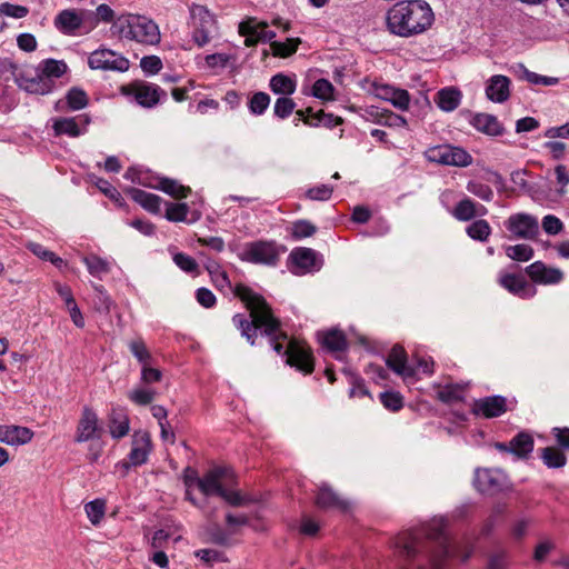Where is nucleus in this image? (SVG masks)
I'll return each instance as SVG.
<instances>
[{
    "label": "nucleus",
    "instance_id": "obj_1",
    "mask_svg": "<svg viewBox=\"0 0 569 569\" xmlns=\"http://www.w3.org/2000/svg\"><path fill=\"white\" fill-rule=\"evenodd\" d=\"M233 292L250 311V320L241 313H237L232 318L233 325L241 330V336L250 345H254L257 332L261 330L269 338L274 351L287 356L288 365L306 375L311 373L313 371L311 350L296 340H290L286 348L279 342V339L286 341L288 337L280 330V322L273 317L264 298L244 284H237Z\"/></svg>",
    "mask_w": 569,
    "mask_h": 569
},
{
    "label": "nucleus",
    "instance_id": "obj_2",
    "mask_svg": "<svg viewBox=\"0 0 569 569\" xmlns=\"http://www.w3.org/2000/svg\"><path fill=\"white\" fill-rule=\"evenodd\" d=\"M445 518L436 517L421 527L400 532L393 540L395 556L401 569H443L455 556Z\"/></svg>",
    "mask_w": 569,
    "mask_h": 569
},
{
    "label": "nucleus",
    "instance_id": "obj_3",
    "mask_svg": "<svg viewBox=\"0 0 569 569\" xmlns=\"http://www.w3.org/2000/svg\"><path fill=\"white\" fill-rule=\"evenodd\" d=\"M435 21V14L423 0H405L397 2L388 11L389 30L400 37H411L428 30Z\"/></svg>",
    "mask_w": 569,
    "mask_h": 569
},
{
    "label": "nucleus",
    "instance_id": "obj_4",
    "mask_svg": "<svg viewBox=\"0 0 569 569\" xmlns=\"http://www.w3.org/2000/svg\"><path fill=\"white\" fill-rule=\"evenodd\" d=\"M114 32L127 39L144 44H157L160 41L158 26L143 16H121L112 26Z\"/></svg>",
    "mask_w": 569,
    "mask_h": 569
},
{
    "label": "nucleus",
    "instance_id": "obj_5",
    "mask_svg": "<svg viewBox=\"0 0 569 569\" xmlns=\"http://www.w3.org/2000/svg\"><path fill=\"white\" fill-rule=\"evenodd\" d=\"M280 251L273 241H253L246 243L238 257L240 260L257 263L273 266L279 259Z\"/></svg>",
    "mask_w": 569,
    "mask_h": 569
},
{
    "label": "nucleus",
    "instance_id": "obj_6",
    "mask_svg": "<svg viewBox=\"0 0 569 569\" xmlns=\"http://www.w3.org/2000/svg\"><path fill=\"white\" fill-rule=\"evenodd\" d=\"M193 27V39L199 47L207 44L216 27V19L209 10L200 4H193L190 9Z\"/></svg>",
    "mask_w": 569,
    "mask_h": 569
},
{
    "label": "nucleus",
    "instance_id": "obj_7",
    "mask_svg": "<svg viewBox=\"0 0 569 569\" xmlns=\"http://www.w3.org/2000/svg\"><path fill=\"white\" fill-rule=\"evenodd\" d=\"M427 157L430 161L445 166L467 167L472 162V157L465 149L450 144L429 149Z\"/></svg>",
    "mask_w": 569,
    "mask_h": 569
},
{
    "label": "nucleus",
    "instance_id": "obj_8",
    "mask_svg": "<svg viewBox=\"0 0 569 569\" xmlns=\"http://www.w3.org/2000/svg\"><path fill=\"white\" fill-rule=\"evenodd\" d=\"M473 485L482 493L495 495L507 486V475L501 469L477 468Z\"/></svg>",
    "mask_w": 569,
    "mask_h": 569
},
{
    "label": "nucleus",
    "instance_id": "obj_9",
    "mask_svg": "<svg viewBox=\"0 0 569 569\" xmlns=\"http://www.w3.org/2000/svg\"><path fill=\"white\" fill-rule=\"evenodd\" d=\"M232 469L227 467H214L210 469L200 481L198 488L204 496L218 495L221 490L233 481Z\"/></svg>",
    "mask_w": 569,
    "mask_h": 569
},
{
    "label": "nucleus",
    "instance_id": "obj_10",
    "mask_svg": "<svg viewBox=\"0 0 569 569\" xmlns=\"http://www.w3.org/2000/svg\"><path fill=\"white\" fill-rule=\"evenodd\" d=\"M88 64L91 69L124 72L129 69V60L116 51L98 49L89 56Z\"/></svg>",
    "mask_w": 569,
    "mask_h": 569
},
{
    "label": "nucleus",
    "instance_id": "obj_11",
    "mask_svg": "<svg viewBox=\"0 0 569 569\" xmlns=\"http://www.w3.org/2000/svg\"><path fill=\"white\" fill-rule=\"evenodd\" d=\"M239 33L244 37V46L253 47L258 42H268L276 37V32L268 29V23L248 18L239 23Z\"/></svg>",
    "mask_w": 569,
    "mask_h": 569
},
{
    "label": "nucleus",
    "instance_id": "obj_12",
    "mask_svg": "<svg viewBox=\"0 0 569 569\" xmlns=\"http://www.w3.org/2000/svg\"><path fill=\"white\" fill-rule=\"evenodd\" d=\"M121 92L126 96H132L137 103L144 108H152L160 100L161 89L152 83L136 81L121 88Z\"/></svg>",
    "mask_w": 569,
    "mask_h": 569
},
{
    "label": "nucleus",
    "instance_id": "obj_13",
    "mask_svg": "<svg viewBox=\"0 0 569 569\" xmlns=\"http://www.w3.org/2000/svg\"><path fill=\"white\" fill-rule=\"evenodd\" d=\"M103 429L99 423L98 415L92 408L83 407L77 425L74 441L78 443L87 442L100 438Z\"/></svg>",
    "mask_w": 569,
    "mask_h": 569
},
{
    "label": "nucleus",
    "instance_id": "obj_14",
    "mask_svg": "<svg viewBox=\"0 0 569 569\" xmlns=\"http://www.w3.org/2000/svg\"><path fill=\"white\" fill-rule=\"evenodd\" d=\"M505 226L513 237L519 239H533L539 233L538 220L523 212L511 214L505 221Z\"/></svg>",
    "mask_w": 569,
    "mask_h": 569
},
{
    "label": "nucleus",
    "instance_id": "obj_15",
    "mask_svg": "<svg viewBox=\"0 0 569 569\" xmlns=\"http://www.w3.org/2000/svg\"><path fill=\"white\" fill-rule=\"evenodd\" d=\"M92 16L91 11L64 9L54 19L56 28L64 34H74Z\"/></svg>",
    "mask_w": 569,
    "mask_h": 569
},
{
    "label": "nucleus",
    "instance_id": "obj_16",
    "mask_svg": "<svg viewBox=\"0 0 569 569\" xmlns=\"http://www.w3.org/2000/svg\"><path fill=\"white\" fill-rule=\"evenodd\" d=\"M151 450V439L147 431H134L131 440V450L128 455V461L123 462V467L140 466L147 462Z\"/></svg>",
    "mask_w": 569,
    "mask_h": 569
},
{
    "label": "nucleus",
    "instance_id": "obj_17",
    "mask_svg": "<svg viewBox=\"0 0 569 569\" xmlns=\"http://www.w3.org/2000/svg\"><path fill=\"white\" fill-rule=\"evenodd\" d=\"M371 92L382 100L389 101L399 110H408L410 104V94L405 89L395 88L386 83H372Z\"/></svg>",
    "mask_w": 569,
    "mask_h": 569
},
{
    "label": "nucleus",
    "instance_id": "obj_18",
    "mask_svg": "<svg viewBox=\"0 0 569 569\" xmlns=\"http://www.w3.org/2000/svg\"><path fill=\"white\" fill-rule=\"evenodd\" d=\"M16 83L22 90L32 94H48L54 89V81L47 79L39 71H36V74L30 77L24 72L18 73L16 77Z\"/></svg>",
    "mask_w": 569,
    "mask_h": 569
},
{
    "label": "nucleus",
    "instance_id": "obj_19",
    "mask_svg": "<svg viewBox=\"0 0 569 569\" xmlns=\"http://www.w3.org/2000/svg\"><path fill=\"white\" fill-rule=\"evenodd\" d=\"M511 81L502 74H495L487 80L486 97L495 103H503L510 97Z\"/></svg>",
    "mask_w": 569,
    "mask_h": 569
},
{
    "label": "nucleus",
    "instance_id": "obj_20",
    "mask_svg": "<svg viewBox=\"0 0 569 569\" xmlns=\"http://www.w3.org/2000/svg\"><path fill=\"white\" fill-rule=\"evenodd\" d=\"M528 276L538 283L556 284L563 279V272L558 268L547 267L541 261H536L527 267Z\"/></svg>",
    "mask_w": 569,
    "mask_h": 569
},
{
    "label": "nucleus",
    "instance_id": "obj_21",
    "mask_svg": "<svg viewBox=\"0 0 569 569\" xmlns=\"http://www.w3.org/2000/svg\"><path fill=\"white\" fill-rule=\"evenodd\" d=\"M507 411V400L502 396L485 397L475 401L473 412L486 418L499 417Z\"/></svg>",
    "mask_w": 569,
    "mask_h": 569
},
{
    "label": "nucleus",
    "instance_id": "obj_22",
    "mask_svg": "<svg viewBox=\"0 0 569 569\" xmlns=\"http://www.w3.org/2000/svg\"><path fill=\"white\" fill-rule=\"evenodd\" d=\"M316 505L320 509H339L342 511L350 507V502L335 492L327 483L319 486Z\"/></svg>",
    "mask_w": 569,
    "mask_h": 569
},
{
    "label": "nucleus",
    "instance_id": "obj_23",
    "mask_svg": "<svg viewBox=\"0 0 569 569\" xmlns=\"http://www.w3.org/2000/svg\"><path fill=\"white\" fill-rule=\"evenodd\" d=\"M33 435V431L27 427L0 426V441L9 446L26 445L32 440Z\"/></svg>",
    "mask_w": 569,
    "mask_h": 569
},
{
    "label": "nucleus",
    "instance_id": "obj_24",
    "mask_svg": "<svg viewBox=\"0 0 569 569\" xmlns=\"http://www.w3.org/2000/svg\"><path fill=\"white\" fill-rule=\"evenodd\" d=\"M471 126L479 132L487 136H501L505 132L502 123L490 113H477L470 121Z\"/></svg>",
    "mask_w": 569,
    "mask_h": 569
},
{
    "label": "nucleus",
    "instance_id": "obj_25",
    "mask_svg": "<svg viewBox=\"0 0 569 569\" xmlns=\"http://www.w3.org/2000/svg\"><path fill=\"white\" fill-rule=\"evenodd\" d=\"M109 432L113 439H121L129 433L130 420L122 408H112L108 415Z\"/></svg>",
    "mask_w": 569,
    "mask_h": 569
},
{
    "label": "nucleus",
    "instance_id": "obj_26",
    "mask_svg": "<svg viewBox=\"0 0 569 569\" xmlns=\"http://www.w3.org/2000/svg\"><path fill=\"white\" fill-rule=\"evenodd\" d=\"M387 366L405 379L415 376V369L407 365V353L400 346H395L391 349L387 358Z\"/></svg>",
    "mask_w": 569,
    "mask_h": 569
},
{
    "label": "nucleus",
    "instance_id": "obj_27",
    "mask_svg": "<svg viewBox=\"0 0 569 569\" xmlns=\"http://www.w3.org/2000/svg\"><path fill=\"white\" fill-rule=\"evenodd\" d=\"M533 438L528 432H519L509 441L510 453L518 459H527L533 450Z\"/></svg>",
    "mask_w": 569,
    "mask_h": 569
},
{
    "label": "nucleus",
    "instance_id": "obj_28",
    "mask_svg": "<svg viewBox=\"0 0 569 569\" xmlns=\"http://www.w3.org/2000/svg\"><path fill=\"white\" fill-rule=\"evenodd\" d=\"M462 93L459 89L448 87L441 89L435 99L437 106L446 112L456 110L461 102Z\"/></svg>",
    "mask_w": 569,
    "mask_h": 569
},
{
    "label": "nucleus",
    "instance_id": "obj_29",
    "mask_svg": "<svg viewBox=\"0 0 569 569\" xmlns=\"http://www.w3.org/2000/svg\"><path fill=\"white\" fill-rule=\"evenodd\" d=\"M127 193L143 209L157 213L160 210L161 198L137 188H129Z\"/></svg>",
    "mask_w": 569,
    "mask_h": 569
},
{
    "label": "nucleus",
    "instance_id": "obj_30",
    "mask_svg": "<svg viewBox=\"0 0 569 569\" xmlns=\"http://www.w3.org/2000/svg\"><path fill=\"white\" fill-rule=\"evenodd\" d=\"M290 259L302 272H309L316 264V251L310 248H298L291 251Z\"/></svg>",
    "mask_w": 569,
    "mask_h": 569
},
{
    "label": "nucleus",
    "instance_id": "obj_31",
    "mask_svg": "<svg viewBox=\"0 0 569 569\" xmlns=\"http://www.w3.org/2000/svg\"><path fill=\"white\" fill-rule=\"evenodd\" d=\"M516 73L519 79L526 80L536 86H555L559 82L558 78L541 76L528 70L525 64L519 63L516 68Z\"/></svg>",
    "mask_w": 569,
    "mask_h": 569
},
{
    "label": "nucleus",
    "instance_id": "obj_32",
    "mask_svg": "<svg viewBox=\"0 0 569 569\" xmlns=\"http://www.w3.org/2000/svg\"><path fill=\"white\" fill-rule=\"evenodd\" d=\"M67 64L62 60L46 59L43 60L37 71H39L47 79L53 80L62 77L67 72Z\"/></svg>",
    "mask_w": 569,
    "mask_h": 569
},
{
    "label": "nucleus",
    "instance_id": "obj_33",
    "mask_svg": "<svg viewBox=\"0 0 569 569\" xmlns=\"http://www.w3.org/2000/svg\"><path fill=\"white\" fill-rule=\"evenodd\" d=\"M53 131L56 136L79 137L83 131L79 128L76 118H57L53 120Z\"/></svg>",
    "mask_w": 569,
    "mask_h": 569
},
{
    "label": "nucleus",
    "instance_id": "obj_34",
    "mask_svg": "<svg viewBox=\"0 0 569 569\" xmlns=\"http://www.w3.org/2000/svg\"><path fill=\"white\" fill-rule=\"evenodd\" d=\"M369 114L375 119V121L382 126L388 127H402L406 124V119L401 116H398L389 110L371 108Z\"/></svg>",
    "mask_w": 569,
    "mask_h": 569
},
{
    "label": "nucleus",
    "instance_id": "obj_35",
    "mask_svg": "<svg viewBox=\"0 0 569 569\" xmlns=\"http://www.w3.org/2000/svg\"><path fill=\"white\" fill-rule=\"evenodd\" d=\"M451 213L459 221H470L477 217V203L466 197L456 204Z\"/></svg>",
    "mask_w": 569,
    "mask_h": 569
},
{
    "label": "nucleus",
    "instance_id": "obj_36",
    "mask_svg": "<svg viewBox=\"0 0 569 569\" xmlns=\"http://www.w3.org/2000/svg\"><path fill=\"white\" fill-rule=\"evenodd\" d=\"M270 89L277 94L290 96L296 90V82L290 77L278 73L271 78Z\"/></svg>",
    "mask_w": 569,
    "mask_h": 569
},
{
    "label": "nucleus",
    "instance_id": "obj_37",
    "mask_svg": "<svg viewBox=\"0 0 569 569\" xmlns=\"http://www.w3.org/2000/svg\"><path fill=\"white\" fill-rule=\"evenodd\" d=\"M467 234L477 241L485 242L491 233V227L487 220L479 219L466 228Z\"/></svg>",
    "mask_w": 569,
    "mask_h": 569
},
{
    "label": "nucleus",
    "instance_id": "obj_38",
    "mask_svg": "<svg viewBox=\"0 0 569 569\" xmlns=\"http://www.w3.org/2000/svg\"><path fill=\"white\" fill-rule=\"evenodd\" d=\"M89 99L87 93L78 88H71L66 94V103L72 111L82 110L88 106Z\"/></svg>",
    "mask_w": 569,
    "mask_h": 569
},
{
    "label": "nucleus",
    "instance_id": "obj_39",
    "mask_svg": "<svg viewBox=\"0 0 569 569\" xmlns=\"http://www.w3.org/2000/svg\"><path fill=\"white\" fill-rule=\"evenodd\" d=\"M321 342L327 349L331 351H341L347 348L346 337L339 330H330L326 332Z\"/></svg>",
    "mask_w": 569,
    "mask_h": 569
},
{
    "label": "nucleus",
    "instance_id": "obj_40",
    "mask_svg": "<svg viewBox=\"0 0 569 569\" xmlns=\"http://www.w3.org/2000/svg\"><path fill=\"white\" fill-rule=\"evenodd\" d=\"M82 260L93 277H101L110 271L109 262L96 254L83 257Z\"/></svg>",
    "mask_w": 569,
    "mask_h": 569
},
{
    "label": "nucleus",
    "instance_id": "obj_41",
    "mask_svg": "<svg viewBox=\"0 0 569 569\" xmlns=\"http://www.w3.org/2000/svg\"><path fill=\"white\" fill-rule=\"evenodd\" d=\"M159 188L163 192L177 199L187 198L190 192V189L188 187L179 184L177 181L167 178L160 181Z\"/></svg>",
    "mask_w": 569,
    "mask_h": 569
},
{
    "label": "nucleus",
    "instance_id": "obj_42",
    "mask_svg": "<svg viewBox=\"0 0 569 569\" xmlns=\"http://www.w3.org/2000/svg\"><path fill=\"white\" fill-rule=\"evenodd\" d=\"M541 459L549 468H560L566 463L565 455L555 447H547L542 450Z\"/></svg>",
    "mask_w": 569,
    "mask_h": 569
},
{
    "label": "nucleus",
    "instance_id": "obj_43",
    "mask_svg": "<svg viewBox=\"0 0 569 569\" xmlns=\"http://www.w3.org/2000/svg\"><path fill=\"white\" fill-rule=\"evenodd\" d=\"M106 502L101 499H96L93 501L88 502L84 506L86 513L90 520V522L94 526L100 523L101 519L104 516Z\"/></svg>",
    "mask_w": 569,
    "mask_h": 569
},
{
    "label": "nucleus",
    "instance_id": "obj_44",
    "mask_svg": "<svg viewBox=\"0 0 569 569\" xmlns=\"http://www.w3.org/2000/svg\"><path fill=\"white\" fill-rule=\"evenodd\" d=\"M506 254L512 260L528 261L533 256V249L525 243L508 246L506 248Z\"/></svg>",
    "mask_w": 569,
    "mask_h": 569
},
{
    "label": "nucleus",
    "instance_id": "obj_45",
    "mask_svg": "<svg viewBox=\"0 0 569 569\" xmlns=\"http://www.w3.org/2000/svg\"><path fill=\"white\" fill-rule=\"evenodd\" d=\"M129 349L133 357L142 365H148L151 360V353L142 339H134L129 342Z\"/></svg>",
    "mask_w": 569,
    "mask_h": 569
},
{
    "label": "nucleus",
    "instance_id": "obj_46",
    "mask_svg": "<svg viewBox=\"0 0 569 569\" xmlns=\"http://www.w3.org/2000/svg\"><path fill=\"white\" fill-rule=\"evenodd\" d=\"M467 190L473 196L487 202L491 201L493 198V190L491 187L480 181H469L467 184Z\"/></svg>",
    "mask_w": 569,
    "mask_h": 569
},
{
    "label": "nucleus",
    "instance_id": "obj_47",
    "mask_svg": "<svg viewBox=\"0 0 569 569\" xmlns=\"http://www.w3.org/2000/svg\"><path fill=\"white\" fill-rule=\"evenodd\" d=\"M188 212L189 207L187 203H167L166 218L169 221H186Z\"/></svg>",
    "mask_w": 569,
    "mask_h": 569
},
{
    "label": "nucleus",
    "instance_id": "obj_48",
    "mask_svg": "<svg viewBox=\"0 0 569 569\" xmlns=\"http://www.w3.org/2000/svg\"><path fill=\"white\" fill-rule=\"evenodd\" d=\"M114 12L108 4H100L97 7L96 12L89 18V29L94 28L99 21L111 22L113 20Z\"/></svg>",
    "mask_w": 569,
    "mask_h": 569
},
{
    "label": "nucleus",
    "instance_id": "obj_49",
    "mask_svg": "<svg viewBox=\"0 0 569 569\" xmlns=\"http://www.w3.org/2000/svg\"><path fill=\"white\" fill-rule=\"evenodd\" d=\"M335 87L327 79H318L312 87V94L321 100H333Z\"/></svg>",
    "mask_w": 569,
    "mask_h": 569
},
{
    "label": "nucleus",
    "instance_id": "obj_50",
    "mask_svg": "<svg viewBox=\"0 0 569 569\" xmlns=\"http://www.w3.org/2000/svg\"><path fill=\"white\" fill-rule=\"evenodd\" d=\"M500 284L512 293L521 292L526 287V281L521 276L505 274L500 277Z\"/></svg>",
    "mask_w": 569,
    "mask_h": 569
},
{
    "label": "nucleus",
    "instance_id": "obj_51",
    "mask_svg": "<svg viewBox=\"0 0 569 569\" xmlns=\"http://www.w3.org/2000/svg\"><path fill=\"white\" fill-rule=\"evenodd\" d=\"M270 103V97L266 92L254 93L249 101V109L253 114H262Z\"/></svg>",
    "mask_w": 569,
    "mask_h": 569
},
{
    "label": "nucleus",
    "instance_id": "obj_52",
    "mask_svg": "<svg viewBox=\"0 0 569 569\" xmlns=\"http://www.w3.org/2000/svg\"><path fill=\"white\" fill-rule=\"evenodd\" d=\"M316 231V226L308 220H298L291 228V234L295 239L311 237Z\"/></svg>",
    "mask_w": 569,
    "mask_h": 569
},
{
    "label": "nucleus",
    "instance_id": "obj_53",
    "mask_svg": "<svg viewBox=\"0 0 569 569\" xmlns=\"http://www.w3.org/2000/svg\"><path fill=\"white\" fill-rule=\"evenodd\" d=\"M296 108V103L291 98L281 97L276 100L273 111L280 119L288 118Z\"/></svg>",
    "mask_w": 569,
    "mask_h": 569
},
{
    "label": "nucleus",
    "instance_id": "obj_54",
    "mask_svg": "<svg viewBox=\"0 0 569 569\" xmlns=\"http://www.w3.org/2000/svg\"><path fill=\"white\" fill-rule=\"evenodd\" d=\"M462 388L459 386L448 385L438 392V398L442 402H455L462 399Z\"/></svg>",
    "mask_w": 569,
    "mask_h": 569
},
{
    "label": "nucleus",
    "instance_id": "obj_55",
    "mask_svg": "<svg viewBox=\"0 0 569 569\" xmlns=\"http://www.w3.org/2000/svg\"><path fill=\"white\" fill-rule=\"evenodd\" d=\"M381 403L391 411H398L402 408V397L398 392L386 391L380 393Z\"/></svg>",
    "mask_w": 569,
    "mask_h": 569
},
{
    "label": "nucleus",
    "instance_id": "obj_56",
    "mask_svg": "<svg viewBox=\"0 0 569 569\" xmlns=\"http://www.w3.org/2000/svg\"><path fill=\"white\" fill-rule=\"evenodd\" d=\"M156 392L150 389H134L129 393V399L137 405L146 406L153 401Z\"/></svg>",
    "mask_w": 569,
    "mask_h": 569
},
{
    "label": "nucleus",
    "instance_id": "obj_57",
    "mask_svg": "<svg viewBox=\"0 0 569 569\" xmlns=\"http://www.w3.org/2000/svg\"><path fill=\"white\" fill-rule=\"evenodd\" d=\"M17 66L9 59H0V81L8 83L10 80L16 81Z\"/></svg>",
    "mask_w": 569,
    "mask_h": 569
},
{
    "label": "nucleus",
    "instance_id": "obj_58",
    "mask_svg": "<svg viewBox=\"0 0 569 569\" xmlns=\"http://www.w3.org/2000/svg\"><path fill=\"white\" fill-rule=\"evenodd\" d=\"M0 13L6 14L8 17L20 19L24 18L29 13V10L24 6L4 2L0 4Z\"/></svg>",
    "mask_w": 569,
    "mask_h": 569
},
{
    "label": "nucleus",
    "instance_id": "obj_59",
    "mask_svg": "<svg viewBox=\"0 0 569 569\" xmlns=\"http://www.w3.org/2000/svg\"><path fill=\"white\" fill-rule=\"evenodd\" d=\"M333 188L327 184H320L313 188H310L307 191V197L311 200L326 201L330 199L332 194Z\"/></svg>",
    "mask_w": 569,
    "mask_h": 569
},
{
    "label": "nucleus",
    "instance_id": "obj_60",
    "mask_svg": "<svg viewBox=\"0 0 569 569\" xmlns=\"http://www.w3.org/2000/svg\"><path fill=\"white\" fill-rule=\"evenodd\" d=\"M174 263L186 272H196L198 271V263L196 260L184 253H177L173 257Z\"/></svg>",
    "mask_w": 569,
    "mask_h": 569
},
{
    "label": "nucleus",
    "instance_id": "obj_61",
    "mask_svg": "<svg viewBox=\"0 0 569 569\" xmlns=\"http://www.w3.org/2000/svg\"><path fill=\"white\" fill-rule=\"evenodd\" d=\"M196 557L209 565L226 561L223 553L214 549H200L196 551Z\"/></svg>",
    "mask_w": 569,
    "mask_h": 569
},
{
    "label": "nucleus",
    "instance_id": "obj_62",
    "mask_svg": "<svg viewBox=\"0 0 569 569\" xmlns=\"http://www.w3.org/2000/svg\"><path fill=\"white\" fill-rule=\"evenodd\" d=\"M142 70L147 73H158L162 68L161 59L157 56L143 57L140 61Z\"/></svg>",
    "mask_w": 569,
    "mask_h": 569
},
{
    "label": "nucleus",
    "instance_id": "obj_63",
    "mask_svg": "<svg viewBox=\"0 0 569 569\" xmlns=\"http://www.w3.org/2000/svg\"><path fill=\"white\" fill-rule=\"evenodd\" d=\"M542 228L549 234H558L562 228V221L556 216L548 214L542 219Z\"/></svg>",
    "mask_w": 569,
    "mask_h": 569
},
{
    "label": "nucleus",
    "instance_id": "obj_64",
    "mask_svg": "<svg viewBox=\"0 0 569 569\" xmlns=\"http://www.w3.org/2000/svg\"><path fill=\"white\" fill-rule=\"evenodd\" d=\"M271 48L273 49L274 54L280 57H288L296 52L297 43H295L292 40H288V42L273 41L271 42Z\"/></svg>",
    "mask_w": 569,
    "mask_h": 569
}]
</instances>
